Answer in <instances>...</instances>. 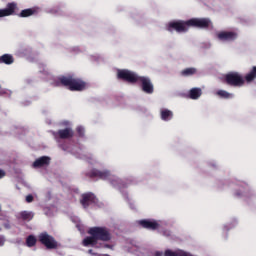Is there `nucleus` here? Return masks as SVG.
Returning <instances> with one entry per match:
<instances>
[{"instance_id": "ddd939ff", "label": "nucleus", "mask_w": 256, "mask_h": 256, "mask_svg": "<svg viewBox=\"0 0 256 256\" xmlns=\"http://www.w3.org/2000/svg\"><path fill=\"white\" fill-rule=\"evenodd\" d=\"M219 41H235L237 39V32L222 31L217 34Z\"/></svg>"}, {"instance_id": "423d86ee", "label": "nucleus", "mask_w": 256, "mask_h": 256, "mask_svg": "<svg viewBox=\"0 0 256 256\" xmlns=\"http://www.w3.org/2000/svg\"><path fill=\"white\" fill-rule=\"evenodd\" d=\"M38 241L41 245H44L46 249H57L59 247V242L55 240V237L49 235L47 232H42L38 235Z\"/></svg>"}, {"instance_id": "cd10ccee", "label": "nucleus", "mask_w": 256, "mask_h": 256, "mask_svg": "<svg viewBox=\"0 0 256 256\" xmlns=\"http://www.w3.org/2000/svg\"><path fill=\"white\" fill-rule=\"evenodd\" d=\"M3 245H5V237L0 236V247H3Z\"/></svg>"}, {"instance_id": "393cba45", "label": "nucleus", "mask_w": 256, "mask_h": 256, "mask_svg": "<svg viewBox=\"0 0 256 256\" xmlns=\"http://www.w3.org/2000/svg\"><path fill=\"white\" fill-rule=\"evenodd\" d=\"M183 251L173 252L171 250H166L164 256H181Z\"/></svg>"}, {"instance_id": "2eb2a0df", "label": "nucleus", "mask_w": 256, "mask_h": 256, "mask_svg": "<svg viewBox=\"0 0 256 256\" xmlns=\"http://www.w3.org/2000/svg\"><path fill=\"white\" fill-rule=\"evenodd\" d=\"M54 135L55 137H59V139H71L74 133L71 128H65V129L58 130Z\"/></svg>"}, {"instance_id": "412c9836", "label": "nucleus", "mask_w": 256, "mask_h": 256, "mask_svg": "<svg viewBox=\"0 0 256 256\" xmlns=\"http://www.w3.org/2000/svg\"><path fill=\"white\" fill-rule=\"evenodd\" d=\"M26 245L27 247H35V245H37V238L33 235H29L26 238Z\"/></svg>"}, {"instance_id": "9b49d317", "label": "nucleus", "mask_w": 256, "mask_h": 256, "mask_svg": "<svg viewBox=\"0 0 256 256\" xmlns=\"http://www.w3.org/2000/svg\"><path fill=\"white\" fill-rule=\"evenodd\" d=\"M138 225H140V227H143V229H149L150 231H157V229H159V223L156 220H139Z\"/></svg>"}, {"instance_id": "aec40b11", "label": "nucleus", "mask_w": 256, "mask_h": 256, "mask_svg": "<svg viewBox=\"0 0 256 256\" xmlns=\"http://www.w3.org/2000/svg\"><path fill=\"white\" fill-rule=\"evenodd\" d=\"M203 94V92L201 91V88H192L189 91V97L190 99H199V97H201V95Z\"/></svg>"}, {"instance_id": "1a4fd4ad", "label": "nucleus", "mask_w": 256, "mask_h": 256, "mask_svg": "<svg viewBox=\"0 0 256 256\" xmlns=\"http://www.w3.org/2000/svg\"><path fill=\"white\" fill-rule=\"evenodd\" d=\"M138 83H141L142 91L144 93H147V95H153L155 87L153 86V82H151V78L147 76H140L138 78Z\"/></svg>"}, {"instance_id": "a878e982", "label": "nucleus", "mask_w": 256, "mask_h": 256, "mask_svg": "<svg viewBox=\"0 0 256 256\" xmlns=\"http://www.w3.org/2000/svg\"><path fill=\"white\" fill-rule=\"evenodd\" d=\"M76 131L79 137H85V128H83L82 126H78L76 128Z\"/></svg>"}, {"instance_id": "7ed1b4c3", "label": "nucleus", "mask_w": 256, "mask_h": 256, "mask_svg": "<svg viewBox=\"0 0 256 256\" xmlns=\"http://www.w3.org/2000/svg\"><path fill=\"white\" fill-rule=\"evenodd\" d=\"M86 177H89V179H101L102 181H109L113 187H118V189L125 187L123 181L116 176H113L109 170L101 171L92 169L90 172L86 173Z\"/></svg>"}, {"instance_id": "2f4dec72", "label": "nucleus", "mask_w": 256, "mask_h": 256, "mask_svg": "<svg viewBox=\"0 0 256 256\" xmlns=\"http://www.w3.org/2000/svg\"><path fill=\"white\" fill-rule=\"evenodd\" d=\"M4 227H5L6 229H11V226H10L9 224H4Z\"/></svg>"}, {"instance_id": "6ab92c4d", "label": "nucleus", "mask_w": 256, "mask_h": 256, "mask_svg": "<svg viewBox=\"0 0 256 256\" xmlns=\"http://www.w3.org/2000/svg\"><path fill=\"white\" fill-rule=\"evenodd\" d=\"M33 217H35V214H33V212L22 211L19 213L18 219H22V221H31L33 220Z\"/></svg>"}, {"instance_id": "5701e85b", "label": "nucleus", "mask_w": 256, "mask_h": 256, "mask_svg": "<svg viewBox=\"0 0 256 256\" xmlns=\"http://www.w3.org/2000/svg\"><path fill=\"white\" fill-rule=\"evenodd\" d=\"M35 13V10L28 8L20 12L19 17H31Z\"/></svg>"}, {"instance_id": "0eeeda50", "label": "nucleus", "mask_w": 256, "mask_h": 256, "mask_svg": "<svg viewBox=\"0 0 256 256\" xmlns=\"http://www.w3.org/2000/svg\"><path fill=\"white\" fill-rule=\"evenodd\" d=\"M189 27V20L172 21L168 23L167 31H169L170 33H172L173 31H176L177 33H187V31H189Z\"/></svg>"}, {"instance_id": "39448f33", "label": "nucleus", "mask_w": 256, "mask_h": 256, "mask_svg": "<svg viewBox=\"0 0 256 256\" xmlns=\"http://www.w3.org/2000/svg\"><path fill=\"white\" fill-rule=\"evenodd\" d=\"M117 77L121 81L125 83H130V85H135V83H139V75L137 73L127 70V69H119L117 71Z\"/></svg>"}, {"instance_id": "dca6fc26", "label": "nucleus", "mask_w": 256, "mask_h": 256, "mask_svg": "<svg viewBox=\"0 0 256 256\" xmlns=\"http://www.w3.org/2000/svg\"><path fill=\"white\" fill-rule=\"evenodd\" d=\"M98 241L99 240H97L96 236H94V235L87 236L83 240V245H84V247H96V248H99Z\"/></svg>"}, {"instance_id": "7c9ffc66", "label": "nucleus", "mask_w": 256, "mask_h": 256, "mask_svg": "<svg viewBox=\"0 0 256 256\" xmlns=\"http://www.w3.org/2000/svg\"><path fill=\"white\" fill-rule=\"evenodd\" d=\"M155 255L156 256H163V252H156Z\"/></svg>"}, {"instance_id": "c85d7f7f", "label": "nucleus", "mask_w": 256, "mask_h": 256, "mask_svg": "<svg viewBox=\"0 0 256 256\" xmlns=\"http://www.w3.org/2000/svg\"><path fill=\"white\" fill-rule=\"evenodd\" d=\"M5 175H7V173L5 172V170L0 169V179H3V177H5Z\"/></svg>"}, {"instance_id": "b1692460", "label": "nucleus", "mask_w": 256, "mask_h": 256, "mask_svg": "<svg viewBox=\"0 0 256 256\" xmlns=\"http://www.w3.org/2000/svg\"><path fill=\"white\" fill-rule=\"evenodd\" d=\"M197 70L195 68H186L185 70L182 71V75L184 76H189V75H195V72Z\"/></svg>"}, {"instance_id": "f3484780", "label": "nucleus", "mask_w": 256, "mask_h": 256, "mask_svg": "<svg viewBox=\"0 0 256 256\" xmlns=\"http://www.w3.org/2000/svg\"><path fill=\"white\" fill-rule=\"evenodd\" d=\"M160 117L162 121H171V119H173V111L169 109H161Z\"/></svg>"}, {"instance_id": "473e14b6", "label": "nucleus", "mask_w": 256, "mask_h": 256, "mask_svg": "<svg viewBox=\"0 0 256 256\" xmlns=\"http://www.w3.org/2000/svg\"><path fill=\"white\" fill-rule=\"evenodd\" d=\"M7 93L5 90H0V95H5Z\"/></svg>"}, {"instance_id": "f03ea898", "label": "nucleus", "mask_w": 256, "mask_h": 256, "mask_svg": "<svg viewBox=\"0 0 256 256\" xmlns=\"http://www.w3.org/2000/svg\"><path fill=\"white\" fill-rule=\"evenodd\" d=\"M57 85L66 87L69 91H85L87 89V82L73 75L60 76L57 79Z\"/></svg>"}, {"instance_id": "20e7f679", "label": "nucleus", "mask_w": 256, "mask_h": 256, "mask_svg": "<svg viewBox=\"0 0 256 256\" xmlns=\"http://www.w3.org/2000/svg\"><path fill=\"white\" fill-rule=\"evenodd\" d=\"M88 235H93L97 241H111V232L107 227H92L88 230Z\"/></svg>"}, {"instance_id": "f8f14e48", "label": "nucleus", "mask_w": 256, "mask_h": 256, "mask_svg": "<svg viewBox=\"0 0 256 256\" xmlns=\"http://www.w3.org/2000/svg\"><path fill=\"white\" fill-rule=\"evenodd\" d=\"M16 9H17V3L15 2L8 3L6 8L0 9V17H9L11 15H15Z\"/></svg>"}, {"instance_id": "f257e3e1", "label": "nucleus", "mask_w": 256, "mask_h": 256, "mask_svg": "<svg viewBox=\"0 0 256 256\" xmlns=\"http://www.w3.org/2000/svg\"><path fill=\"white\" fill-rule=\"evenodd\" d=\"M256 79V66L243 78L239 72H230L225 75V83L230 87H243L246 83H253Z\"/></svg>"}, {"instance_id": "4468645a", "label": "nucleus", "mask_w": 256, "mask_h": 256, "mask_svg": "<svg viewBox=\"0 0 256 256\" xmlns=\"http://www.w3.org/2000/svg\"><path fill=\"white\" fill-rule=\"evenodd\" d=\"M51 163V158L48 156H42L38 159H36L32 166L34 167V169H41V167H47V165H50Z\"/></svg>"}, {"instance_id": "a211bd4d", "label": "nucleus", "mask_w": 256, "mask_h": 256, "mask_svg": "<svg viewBox=\"0 0 256 256\" xmlns=\"http://www.w3.org/2000/svg\"><path fill=\"white\" fill-rule=\"evenodd\" d=\"M0 63H4L5 65H12V63H15V58L11 54H4L0 57Z\"/></svg>"}, {"instance_id": "bb28decb", "label": "nucleus", "mask_w": 256, "mask_h": 256, "mask_svg": "<svg viewBox=\"0 0 256 256\" xmlns=\"http://www.w3.org/2000/svg\"><path fill=\"white\" fill-rule=\"evenodd\" d=\"M34 198L33 195L29 194L26 196V203H33Z\"/></svg>"}, {"instance_id": "9d476101", "label": "nucleus", "mask_w": 256, "mask_h": 256, "mask_svg": "<svg viewBox=\"0 0 256 256\" xmlns=\"http://www.w3.org/2000/svg\"><path fill=\"white\" fill-rule=\"evenodd\" d=\"M97 203V196L92 192H87L81 195L80 204L84 209H88L90 205Z\"/></svg>"}, {"instance_id": "72a5a7b5", "label": "nucleus", "mask_w": 256, "mask_h": 256, "mask_svg": "<svg viewBox=\"0 0 256 256\" xmlns=\"http://www.w3.org/2000/svg\"><path fill=\"white\" fill-rule=\"evenodd\" d=\"M0 213H1V206H0Z\"/></svg>"}, {"instance_id": "6e6552de", "label": "nucleus", "mask_w": 256, "mask_h": 256, "mask_svg": "<svg viewBox=\"0 0 256 256\" xmlns=\"http://www.w3.org/2000/svg\"><path fill=\"white\" fill-rule=\"evenodd\" d=\"M188 25L197 29H209V27H213V23L209 18H191L188 20Z\"/></svg>"}, {"instance_id": "c756f323", "label": "nucleus", "mask_w": 256, "mask_h": 256, "mask_svg": "<svg viewBox=\"0 0 256 256\" xmlns=\"http://www.w3.org/2000/svg\"><path fill=\"white\" fill-rule=\"evenodd\" d=\"M103 247H105L106 249H113V246L109 244H105L103 245Z\"/></svg>"}, {"instance_id": "4be33fe9", "label": "nucleus", "mask_w": 256, "mask_h": 256, "mask_svg": "<svg viewBox=\"0 0 256 256\" xmlns=\"http://www.w3.org/2000/svg\"><path fill=\"white\" fill-rule=\"evenodd\" d=\"M216 95H218V97H221L222 99H231V97H233V94H231L225 90H218L216 92Z\"/></svg>"}]
</instances>
